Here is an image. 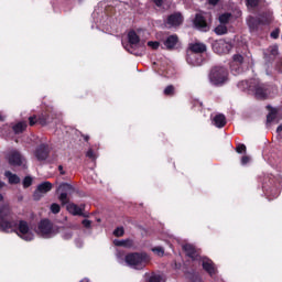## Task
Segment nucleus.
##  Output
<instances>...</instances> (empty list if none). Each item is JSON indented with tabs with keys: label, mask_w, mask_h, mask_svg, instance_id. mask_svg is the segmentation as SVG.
I'll return each mask as SVG.
<instances>
[{
	"label": "nucleus",
	"mask_w": 282,
	"mask_h": 282,
	"mask_svg": "<svg viewBox=\"0 0 282 282\" xmlns=\"http://www.w3.org/2000/svg\"><path fill=\"white\" fill-rule=\"evenodd\" d=\"M267 109L269 111L267 115V122H274V120H276V116H279V109L270 105L267 106Z\"/></svg>",
	"instance_id": "nucleus-22"
},
{
	"label": "nucleus",
	"mask_w": 282,
	"mask_h": 282,
	"mask_svg": "<svg viewBox=\"0 0 282 282\" xmlns=\"http://www.w3.org/2000/svg\"><path fill=\"white\" fill-rule=\"evenodd\" d=\"M229 67L231 69V73L237 76L238 74H241V72H243V65H239V64H229Z\"/></svg>",
	"instance_id": "nucleus-27"
},
{
	"label": "nucleus",
	"mask_w": 282,
	"mask_h": 282,
	"mask_svg": "<svg viewBox=\"0 0 282 282\" xmlns=\"http://www.w3.org/2000/svg\"><path fill=\"white\" fill-rule=\"evenodd\" d=\"M113 236L115 237H124V227H117L113 230Z\"/></svg>",
	"instance_id": "nucleus-35"
},
{
	"label": "nucleus",
	"mask_w": 282,
	"mask_h": 282,
	"mask_svg": "<svg viewBox=\"0 0 282 282\" xmlns=\"http://www.w3.org/2000/svg\"><path fill=\"white\" fill-rule=\"evenodd\" d=\"M86 158H88L89 160H93V162L96 161V153L94 152V149H89L86 152Z\"/></svg>",
	"instance_id": "nucleus-39"
},
{
	"label": "nucleus",
	"mask_w": 282,
	"mask_h": 282,
	"mask_svg": "<svg viewBox=\"0 0 282 282\" xmlns=\"http://www.w3.org/2000/svg\"><path fill=\"white\" fill-rule=\"evenodd\" d=\"M215 34H217L218 36H221L224 34H228V28L226 25H218L215 28L214 30Z\"/></svg>",
	"instance_id": "nucleus-28"
},
{
	"label": "nucleus",
	"mask_w": 282,
	"mask_h": 282,
	"mask_svg": "<svg viewBox=\"0 0 282 282\" xmlns=\"http://www.w3.org/2000/svg\"><path fill=\"white\" fill-rule=\"evenodd\" d=\"M209 6H217L219 3V0H208Z\"/></svg>",
	"instance_id": "nucleus-49"
},
{
	"label": "nucleus",
	"mask_w": 282,
	"mask_h": 282,
	"mask_svg": "<svg viewBox=\"0 0 282 282\" xmlns=\"http://www.w3.org/2000/svg\"><path fill=\"white\" fill-rule=\"evenodd\" d=\"M275 69H276L280 74H282V59L276 63Z\"/></svg>",
	"instance_id": "nucleus-47"
},
{
	"label": "nucleus",
	"mask_w": 282,
	"mask_h": 282,
	"mask_svg": "<svg viewBox=\"0 0 282 282\" xmlns=\"http://www.w3.org/2000/svg\"><path fill=\"white\" fill-rule=\"evenodd\" d=\"M52 188H53V185L52 183H50V181H45L39 184L33 194L34 199H37V200L41 199V196H39V194L42 193V195H45V193H50Z\"/></svg>",
	"instance_id": "nucleus-16"
},
{
	"label": "nucleus",
	"mask_w": 282,
	"mask_h": 282,
	"mask_svg": "<svg viewBox=\"0 0 282 282\" xmlns=\"http://www.w3.org/2000/svg\"><path fill=\"white\" fill-rule=\"evenodd\" d=\"M279 34H281V30L275 29L271 32L270 36H271V39H279Z\"/></svg>",
	"instance_id": "nucleus-42"
},
{
	"label": "nucleus",
	"mask_w": 282,
	"mask_h": 282,
	"mask_svg": "<svg viewBox=\"0 0 282 282\" xmlns=\"http://www.w3.org/2000/svg\"><path fill=\"white\" fill-rule=\"evenodd\" d=\"M148 47H151L152 50H159L160 48V42L150 41V42H148Z\"/></svg>",
	"instance_id": "nucleus-40"
},
{
	"label": "nucleus",
	"mask_w": 282,
	"mask_h": 282,
	"mask_svg": "<svg viewBox=\"0 0 282 282\" xmlns=\"http://www.w3.org/2000/svg\"><path fill=\"white\" fill-rule=\"evenodd\" d=\"M271 54H272L273 56H275V54H279V47L273 46V47L271 48Z\"/></svg>",
	"instance_id": "nucleus-48"
},
{
	"label": "nucleus",
	"mask_w": 282,
	"mask_h": 282,
	"mask_svg": "<svg viewBox=\"0 0 282 282\" xmlns=\"http://www.w3.org/2000/svg\"><path fill=\"white\" fill-rule=\"evenodd\" d=\"M6 119L2 117V115L0 113V122H3Z\"/></svg>",
	"instance_id": "nucleus-53"
},
{
	"label": "nucleus",
	"mask_w": 282,
	"mask_h": 282,
	"mask_svg": "<svg viewBox=\"0 0 282 282\" xmlns=\"http://www.w3.org/2000/svg\"><path fill=\"white\" fill-rule=\"evenodd\" d=\"M214 124L218 129H224L226 127V116L219 113L214 117Z\"/></svg>",
	"instance_id": "nucleus-25"
},
{
	"label": "nucleus",
	"mask_w": 282,
	"mask_h": 282,
	"mask_svg": "<svg viewBox=\"0 0 282 282\" xmlns=\"http://www.w3.org/2000/svg\"><path fill=\"white\" fill-rule=\"evenodd\" d=\"M128 51L130 52V54H134V56H140V54H138V52H135V47H138L140 45V35H138V33L135 31H130L128 33Z\"/></svg>",
	"instance_id": "nucleus-8"
},
{
	"label": "nucleus",
	"mask_w": 282,
	"mask_h": 282,
	"mask_svg": "<svg viewBox=\"0 0 282 282\" xmlns=\"http://www.w3.org/2000/svg\"><path fill=\"white\" fill-rule=\"evenodd\" d=\"M56 193L59 195L58 199L62 204V206H66V204H69V196L72 193H74V186L69 183H62L56 189Z\"/></svg>",
	"instance_id": "nucleus-5"
},
{
	"label": "nucleus",
	"mask_w": 282,
	"mask_h": 282,
	"mask_svg": "<svg viewBox=\"0 0 282 282\" xmlns=\"http://www.w3.org/2000/svg\"><path fill=\"white\" fill-rule=\"evenodd\" d=\"M229 76V70L221 65L213 66L208 74L209 83L214 87H224L230 80Z\"/></svg>",
	"instance_id": "nucleus-2"
},
{
	"label": "nucleus",
	"mask_w": 282,
	"mask_h": 282,
	"mask_svg": "<svg viewBox=\"0 0 282 282\" xmlns=\"http://www.w3.org/2000/svg\"><path fill=\"white\" fill-rule=\"evenodd\" d=\"M51 213H53V215H58V213H61V205L53 203L51 205Z\"/></svg>",
	"instance_id": "nucleus-34"
},
{
	"label": "nucleus",
	"mask_w": 282,
	"mask_h": 282,
	"mask_svg": "<svg viewBox=\"0 0 282 282\" xmlns=\"http://www.w3.org/2000/svg\"><path fill=\"white\" fill-rule=\"evenodd\" d=\"M6 186V183H3L2 181H0V189L3 188Z\"/></svg>",
	"instance_id": "nucleus-52"
},
{
	"label": "nucleus",
	"mask_w": 282,
	"mask_h": 282,
	"mask_svg": "<svg viewBox=\"0 0 282 282\" xmlns=\"http://www.w3.org/2000/svg\"><path fill=\"white\" fill-rule=\"evenodd\" d=\"M113 245L119 248H133V240L126 239V240H113Z\"/></svg>",
	"instance_id": "nucleus-26"
},
{
	"label": "nucleus",
	"mask_w": 282,
	"mask_h": 282,
	"mask_svg": "<svg viewBox=\"0 0 282 282\" xmlns=\"http://www.w3.org/2000/svg\"><path fill=\"white\" fill-rule=\"evenodd\" d=\"M253 86V84H249L248 80H241L238 83L237 87L238 89H240L241 91H246V89H250V87Z\"/></svg>",
	"instance_id": "nucleus-32"
},
{
	"label": "nucleus",
	"mask_w": 282,
	"mask_h": 282,
	"mask_svg": "<svg viewBox=\"0 0 282 282\" xmlns=\"http://www.w3.org/2000/svg\"><path fill=\"white\" fill-rule=\"evenodd\" d=\"M248 162H250V156L245 155V156L241 158V164H242V165L248 164Z\"/></svg>",
	"instance_id": "nucleus-46"
},
{
	"label": "nucleus",
	"mask_w": 282,
	"mask_h": 282,
	"mask_svg": "<svg viewBox=\"0 0 282 282\" xmlns=\"http://www.w3.org/2000/svg\"><path fill=\"white\" fill-rule=\"evenodd\" d=\"M188 52H192L194 54H204L206 52V44L204 43H194L189 45Z\"/></svg>",
	"instance_id": "nucleus-21"
},
{
	"label": "nucleus",
	"mask_w": 282,
	"mask_h": 282,
	"mask_svg": "<svg viewBox=\"0 0 282 282\" xmlns=\"http://www.w3.org/2000/svg\"><path fill=\"white\" fill-rule=\"evenodd\" d=\"M66 209L70 213V215H74V217L79 216V217H87V215H85L83 213V208H80L78 205L74 204V203H69L66 206Z\"/></svg>",
	"instance_id": "nucleus-19"
},
{
	"label": "nucleus",
	"mask_w": 282,
	"mask_h": 282,
	"mask_svg": "<svg viewBox=\"0 0 282 282\" xmlns=\"http://www.w3.org/2000/svg\"><path fill=\"white\" fill-rule=\"evenodd\" d=\"M204 56L193 53L191 51H187V56H186V63L188 65H192V67H199L204 65Z\"/></svg>",
	"instance_id": "nucleus-11"
},
{
	"label": "nucleus",
	"mask_w": 282,
	"mask_h": 282,
	"mask_svg": "<svg viewBox=\"0 0 282 282\" xmlns=\"http://www.w3.org/2000/svg\"><path fill=\"white\" fill-rule=\"evenodd\" d=\"M54 122V113L50 111H44L37 117L34 115L29 117L30 127H34V124H40L41 127H47V124H52Z\"/></svg>",
	"instance_id": "nucleus-4"
},
{
	"label": "nucleus",
	"mask_w": 282,
	"mask_h": 282,
	"mask_svg": "<svg viewBox=\"0 0 282 282\" xmlns=\"http://www.w3.org/2000/svg\"><path fill=\"white\" fill-rule=\"evenodd\" d=\"M163 45H165V48L169 52H173V50H176L177 46L180 45V36H177V34H172L167 36L164 40Z\"/></svg>",
	"instance_id": "nucleus-14"
},
{
	"label": "nucleus",
	"mask_w": 282,
	"mask_h": 282,
	"mask_svg": "<svg viewBox=\"0 0 282 282\" xmlns=\"http://www.w3.org/2000/svg\"><path fill=\"white\" fill-rule=\"evenodd\" d=\"M4 177L8 178L9 184L13 185V184H21V177H19V175L10 172V171H6L4 172Z\"/></svg>",
	"instance_id": "nucleus-23"
},
{
	"label": "nucleus",
	"mask_w": 282,
	"mask_h": 282,
	"mask_svg": "<svg viewBox=\"0 0 282 282\" xmlns=\"http://www.w3.org/2000/svg\"><path fill=\"white\" fill-rule=\"evenodd\" d=\"M163 94L164 96L173 98V96H175V86L173 85L166 86L165 89L163 90Z\"/></svg>",
	"instance_id": "nucleus-29"
},
{
	"label": "nucleus",
	"mask_w": 282,
	"mask_h": 282,
	"mask_svg": "<svg viewBox=\"0 0 282 282\" xmlns=\"http://www.w3.org/2000/svg\"><path fill=\"white\" fill-rule=\"evenodd\" d=\"M234 65H243V57L241 54H235L232 56V61L230 62Z\"/></svg>",
	"instance_id": "nucleus-31"
},
{
	"label": "nucleus",
	"mask_w": 282,
	"mask_h": 282,
	"mask_svg": "<svg viewBox=\"0 0 282 282\" xmlns=\"http://www.w3.org/2000/svg\"><path fill=\"white\" fill-rule=\"evenodd\" d=\"M80 282H89V279L85 278Z\"/></svg>",
	"instance_id": "nucleus-54"
},
{
	"label": "nucleus",
	"mask_w": 282,
	"mask_h": 282,
	"mask_svg": "<svg viewBox=\"0 0 282 282\" xmlns=\"http://www.w3.org/2000/svg\"><path fill=\"white\" fill-rule=\"evenodd\" d=\"M35 158L39 162H45L50 158V145L42 143L35 150Z\"/></svg>",
	"instance_id": "nucleus-13"
},
{
	"label": "nucleus",
	"mask_w": 282,
	"mask_h": 282,
	"mask_svg": "<svg viewBox=\"0 0 282 282\" xmlns=\"http://www.w3.org/2000/svg\"><path fill=\"white\" fill-rule=\"evenodd\" d=\"M52 230H54V224H52L51 219L44 218L39 223L36 234L40 237H50Z\"/></svg>",
	"instance_id": "nucleus-6"
},
{
	"label": "nucleus",
	"mask_w": 282,
	"mask_h": 282,
	"mask_svg": "<svg viewBox=\"0 0 282 282\" xmlns=\"http://www.w3.org/2000/svg\"><path fill=\"white\" fill-rule=\"evenodd\" d=\"M124 261L130 268L134 270H143L149 263H151V256L147 252H131L126 254Z\"/></svg>",
	"instance_id": "nucleus-3"
},
{
	"label": "nucleus",
	"mask_w": 282,
	"mask_h": 282,
	"mask_svg": "<svg viewBox=\"0 0 282 282\" xmlns=\"http://www.w3.org/2000/svg\"><path fill=\"white\" fill-rule=\"evenodd\" d=\"M152 252H155L159 257H164V248L162 247H154L152 248Z\"/></svg>",
	"instance_id": "nucleus-38"
},
{
	"label": "nucleus",
	"mask_w": 282,
	"mask_h": 282,
	"mask_svg": "<svg viewBox=\"0 0 282 282\" xmlns=\"http://www.w3.org/2000/svg\"><path fill=\"white\" fill-rule=\"evenodd\" d=\"M23 155L18 151H13L9 154V164L10 166H23Z\"/></svg>",
	"instance_id": "nucleus-17"
},
{
	"label": "nucleus",
	"mask_w": 282,
	"mask_h": 282,
	"mask_svg": "<svg viewBox=\"0 0 282 282\" xmlns=\"http://www.w3.org/2000/svg\"><path fill=\"white\" fill-rule=\"evenodd\" d=\"M250 90L254 93L257 100H265L268 98V86L261 83H254L250 86Z\"/></svg>",
	"instance_id": "nucleus-9"
},
{
	"label": "nucleus",
	"mask_w": 282,
	"mask_h": 282,
	"mask_svg": "<svg viewBox=\"0 0 282 282\" xmlns=\"http://www.w3.org/2000/svg\"><path fill=\"white\" fill-rule=\"evenodd\" d=\"M83 138H84V140H85V142H89V135H83Z\"/></svg>",
	"instance_id": "nucleus-51"
},
{
	"label": "nucleus",
	"mask_w": 282,
	"mask_h": 282,
	"mask_svg": "<svg viewBox=\"0 0 282 282\" xmlns=\"http://www.w3.org/2000/svg\"><path fill=\"white\" fill-rule=\"evenodd\" d=\"M249 30L251 32H257L260 25H263V20L254 17H250L248 20Z\"/></svg>",
	"instance_id": "nucleus-20"
},
{
	"label": "nucleus",
	"mask_w": 282,
	"mask_h": 282,
	"mask_svg": "<svg viewBox=\"0 0 282 282\" xmlns=\"http://www.w3.org/2000/svg\"><path fill=\"white\" fill-rule=\"evenodd\" d=\"M246 151H247V148H246V144H243V143H239L236 147V152H238V153H246Z\"/></svg>",
	"instance_id": "nucleus-41"
},
{
	"label": "nucleus",
	"mask_w": 282,
	"mask_h": 282,
	"mask_svg": "<svg viewBox=\"0 0 282 282\" xmlns=\"http://www.w3.org/2000/svg\"><path fill=\"white\" fill-rule=\"evenodd\" d=\"M33 178L32 176H25L22 182L23 188H30L32 186Z\"/></svg>",
	"instance_id": "nucleus-33"
},
{
	"label": "nucleus",
	"mask_w": 282,
	"mask_h": 282,
	"mask_svg": "<svg viewBox=\"0 0 282 282\" xmlns=\"http://www.w3.org/2000/svg\"><path fill=\"white\" fill-rule=\"evenodd\" d=\"M59 175H65V171L63 170V165H58Z\"/></svg>",
	"instance_id": "nucleus-50"
},
{
	"label": "nucleus",
	"mask_w": 282,
	"mask_h": 282,
	"mask_svg": "<svg viewBox=\"0 0 282 282\" xmlns=\"http://www.w3.org/2000/svg\"><path fill=\"white\" fill-rule=\"evenodd\" d=\"M154 6H156V8H162V6H164V0H152Z\"/></svg>",
	"instance_id": "nucleus-45"
},
{
	"label": "nucleus",
	"mask_w": 282,
	"mask_h": 282,
	"mask_svg": "<svg viewBox=\"0 0 282 282\" xmlns=\"http://www.w3.org/2000/svg\"><path fill=\"white\" fill-rule=\"evenodd\" d=\"M0 230L1 232H15L24 241H32L34 234L30 231V225L25 220H15L9 205L0 207Z\"/></svg>",
	"instance_id": "nucleus-1"
},
{
	"label": "nucleus",
	"mask_w": 282,
	"mask_h": 282,
	"mask_svg": "<svg viewBox=\"0 0 282 282\" xmlns=\"http://www.w3.org/2000/svg\"><path fill=\"white\" fill-rule=\"evenodd\" d=\"M232 17L231 13H223L219 15V23L223 25H226L227 23L230 22V18Z\"/></svg>",
	"instance_id": "nucleus-30"
},
{
	"label": "nucleus",
	"mask_w": 282,
	"mask_h": 282,
	"mask_svg": "<svg viewBox=\"0 0 282 282\" xmlns=\"http://www.w3.org/2000/svg\"><path fill=\"white\" fill-rule=\"evenodd\" d=\"M0 202H3V194H0Z\"/></svg>",
	"instance_id": "nucleus-55"
},
{
	"label": "nucleus",
	"mask_w": 282,
	"mask_h": 282,
	"mask_svg": "<svg viewBox=\"0 0 282 282\" xmlns=\"http://www.w3.org/2000/svg\"><path fill=\"white\" fill-rule=\"evenodd\" d=\"M162 278H160V275H152L149 279V282H161Z\"/></svg>",
	"instance_id": "nucleus-44"
},
{
	"label": "nucleus",
	"mask_w": 282,
	"mask_h": 282,
	"mask_svg": "<svg viewBox=\"0 0 282 282\" xmlns=\"http://www.w3.org/2000/svg\"><path fill=\"white\" fill-rule=\"evenodd\" d=\"M202 268L209 276H215L217 274V265L210 258L204 257L202 260Z\"/></svg>",
	"instance_id": "nucleus-12"
},
{
	"label": "nucleus",
	"mask_w": 282,
	"mask_h": 282,
	"mask_svg": "<svg viewBox=\"0 0 282 282\" xmlns=\"http://www.w3.org/2000/svg\"><path fill=\"white\" fill-rule=\"evenodd\" d=\"M192 107L193 109L198 108V111H202V109H204V104L199 100H193Z\"/></svg>",
	"instance_id": "nucleus-37"
},
{
	"label": "nucleus",
	"mask_w": 282,
	"mask_h": 282,
	"mask_svg": "<svg viewBox=\"0 0 282 282\" xmlns=\"http://www.w3.org/2000/svg\"><path fill=\"white\" fill-rule=\"evenodd\" d=\"M183 250L186 253V257L192 259V261H197L199 253L197 252V249L195 248V246L191 243H186L183 246Z\"/></svg>",
	"instance_id": "nucleus-18"
},
{
	"label": "nucleus",
	"mask_w": 282,
	"mask_h": 282,
	"mask_svg": "<svg viewBox=\"0 0 282 282\" xmlns=\"http://www.w3.org/2000/svg\"><path fill=\"white\" fill-rule=\"evenodd\" d=\"M193 25L194 28H196V30H200V32H208V30H210V26L208 25L206 18L202 15V13L195 14Z\"/></svg>",
	"instance_id": "nucleus-10"
},
{
	"label": "nucleus",
	"mask_w": 282,
	"mask_h": 282,
	"mask_svg": "<svg viewBox=\"0 0 282 282\" xmlns=\"http://www.w3.org/2000/svg\"><path fill=\"white\" fill-rule=\"evenodd\" d=\"M82 225L84 226V228H91V220L89 219H84L82 221Z\"/></svg>",
	"instance_id": "nucleus-43"
},
{
	"label": "nucleus",
	"mask_w": 282,
	"mask_h": 282,
	"mask_svg": "<svg viewBox=\"0 0 282 282\" xmlns=\"http://www.w3.org/2000/svg\"><path fill=\"white\" fill-rule=\"evenodd\" d=\"M234 45L230 42H226V40H218L213 44V51L215 54H230Z\"/></svg>",
	"instance_id": "nucleus-7"
},
{
	"label": "nucleus",
	"mask_w": 282,
	"mask_h": 282,
	"mask_svg": "<svg viewBox=\"0 0 282 282\" xmlns=\"http://www.w3.org/2000/svg\"><path fill=\"white\" fill-rule=\"evenodd\" d=\"M247 8H259V0H246Z\"/></svg>",
	"instance_id": "nucleus-36"
},
{
	"label": "nucleus",
	"mask_w": 282,
	"mask_h": 282,
	"mask_svg": "<svg viewBox=\"0 0 282 282\" xmlns=\"http://www.w3.org/2000/svg\"><path fill=\"white\" fill-rule=\"evenodd\" d=\"M184 23V17H182V13H172L166 19V24L170 28H180Z\"/></svg>",
	"instance_id": "nucleus-15"
},
{
	"label": "nucleus",
	"mask_w": 282,
	"mask_h": 282,
	"mask_svg": "<svg viewBox=\"0 0 282 282\" xmlns=\"http://www.w3.org/2000/svg\"><path fill=\"white\" fill-rule=\"evenodd\" d=\"M28 129V122L26 121H20L12 126V131L15 133V135H19V133H23Z\"/></svg>",
	"instance_id": "nucleus-24"
}]
</instances>
